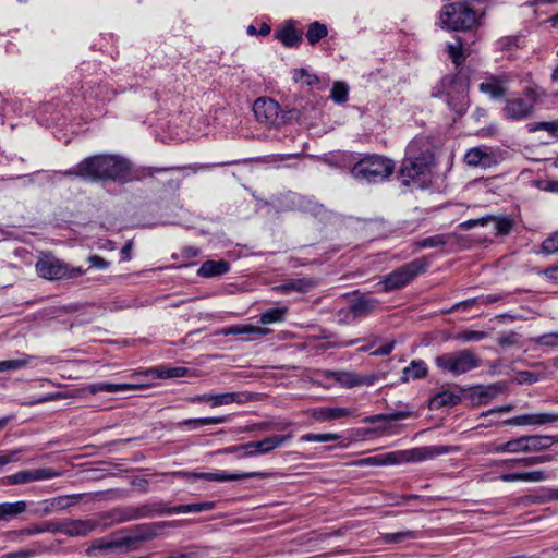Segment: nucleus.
<instances>
[{
  "label": "nucleus",
  "mask_w": 558,
  "mask_h": 558,
  "mask_svg": "<svg viewBox=\"0 0 558 558\" xmlns=\"http://www.w3.org/2000/svg\"><path fill=\"white\" fill-rule=\"evenodd\" d=\"M227 333H232V335H240V333H256V335H264L265 333V330L260 327H255V326H251V325H246V326H232L229 328L228 332Z\"/></svg>",
  "instance_id": "obj_48"
},
{
  "label": "nucleus",
  "mask_w": 558,
  "mask_h": 558,
  "mask_svg": "<svg viewBox=\"0 0 558 558\" xmlns=\"http://www.w3.org/2000/svg\"><path fill=\"white\" fill-rule=\"evenodd\" d=\"M464 161L472 167L487 168L490 166L492 156L481 148L474 147L466 151Z\"/></svg>",
  "instance_id": "obj_28"
},
{
  "label": "nucleus",
  "mask_w": 558,
  "mask_h": 558,
  "mask_svg": "<svg viewBox=\"0 0 558 558\" xmlns=\"http://www.w3.org/2000/svg\"><path fill=\"white\" fill-rule=\"evenodd\" d=\"M186 372L184 367H162L158 369V375L161 378H174L184 376Z\"/></svg>",
  "instance_id": "obj_47"
},
{
  "label": "nucleus",
  "mask_w": 558,
  "mask_h": 558,
  "mask_svg": "<svg viewBox=\"0 0 558 558\" xmlns=\"http://www.w3.org/2000/svg\"><path fill=\"white\" fill-rule=\"evenodd\" d=\"M326 377L331 378L338 384H340L342 387L345 388H352L355 386H360L364 384V380L360 379L354 373L352 372H332L328 371L326 372Z\"/></svg>",
  "instance_id": "obj_27"
},
{
  "label": "nucleus",
  "mask_w": 558,
  "mask_h": 558,
  "mask_svg": "<svg viewBox=\"0 0 558 558\" xmlns=\"http://www.w3.org/2000/svg\"><path fill=\"white\" fill-rule=\"evenodd\" d=\"M227 421L226 416H216V417H201V418H189L180 423L181 425H193L201 426V425H208V424H220L225 423Z\"/></svg>",
  "instance_id": "obj_44"
},
{
  "label": "nucleus",
  "mask_w": 558,
  "mask_h": 558,
  "mask_svg": "<svg viewBox=\"0 0 558 558\" xmlns=\"http://www.w3.org/2000/svg\"><path fill=\"white\" fill-rule=\"evenodd\" d=\"M502 482L522 481V473H504L499 476Z\"/></svg>",
  "instance_id": "obj_64"
},
{
  "label": "nucleus",
  "mask_w": 558,
  "mask_h": 558,
  "mask_svg": "<svg viewBox=\"0 0 558 558\" xmlns=\"http://www.w3.org/2000/svg\"><path fill=\"white\" fill-rule=\"evenodd\" d=\"M402 451L389 452L383 456L368 457L355 462L356 465H386L403 462Z\"/></svg>",
  "instance_id": "obj_24"
},
{
  "label": "nucleus",
  "mask_w": 558,
  "mask_h": 558,
  "mask_svg": "<svg viewBox=\"0 0 558 558\" xmlns=\"http://www.w3.org/2000/svg\"><path fill=\"white\" fill-rule=\"evenodd\" d=\"M88 262L90 263L92 267H96V268H99V269H105L109 265V262H107L102 257H99V256H96V255L95 256H90L88 258Z\"/></svg>",
  "instance_id": "obj_59"
},
{
  "label": "nucleus",
  "mask_w": 558,
  "mask_h": 558,
  "mask_svg": "<svg viewBox=\"0 0 558 558\" xmlns=\"http://www.w3.org/2000/svg\"><path fill=\"white\" fill-rule=\"evenodd\" d=\"M520 336L517 332H509L499 337L498 343L502 347H510L518 343Z\"/></svg>",
  "instance_id": "obj_56"
},
{
  "label": "nucleus",
  "mask_w": 558,
  "mask_h": 558,
  "mask_svg": "<svg viewBox=\"0 0 558 558\" xmlns=\"http://www.w3.org/2000/svg\"><path fill=\"white\" fill-rule=\"evenodd\" d=\"M292 436L289 435H275L266 437L259 441H251L244 444V453L240 457H255L258 454H266L271 450L280 447L286 441L290 440Z\"/></svg>",
  "instance_id": "obj_14"
},
{
  "label": "nucleus",
  "mask_w": 558,
  "mask_h": 558,
  "mask_svg": "<svg viewBox=\"0 0 558 558\" xmlns=\"http://www.w3.org/2000/svg\"><path fill=\"white\" fill-rule=\"evenodd\" d=\"M44 532L59 533V523L47 522L41 525H35L21 531L22 535H34Z\"/></svg>",
  "instance_id": "obj_40"
},
{
  "label": "nucleus",
  "mask_w": 558,
  "mask_h": 558,
  "mask_svg": "<svg viewBox=\"0 0 558 558\" xmlns=\"http://www.w3.org/2000/svg\"><path fill=\"white\" fill-rule=\"evenodd\" d=\"M486 333L484 331H465L462 335L459 336L460 339H462L465 342L470 341H480L484 339Z\"/></svg>",
  "instance_id": "obj_57"
},
{
  "label": "nucleus",
  "mask_w": 558,
  "mask_h": 558,
  "mask_svg": "<svg viewBox=\"0 0 558 558\" xmlns=\"http://www.w3.org/2000/svg\"><path fill=\"white\" fill-rule=\"evenodd\" d=\"M275 38L288 48L298 47L302 41V35L296 31L295 22L292 20L284 22L280 28L276 29Z\"/></svg>",
  "instance_id": "obj_18"
},
{
  "label": "nucleus",
  "mask_w": 558,
  "mask_h": 558,
  "mask_svg": "<svg viewBox=\"0 0 558 558\" xmlns=\"http://www.w3.org/2000/svg\"><path fill=\"white\" fill-rule=\"evenodd\" d=\"M29 482H34L32 470L21 471L7 477V483L10 485H19Z\"/></svg>",
  "instance_id": "obj_45"
},
{
  "label": "nucleus",
  "mask_w": 558,
  "mask_h": 558,
  "mask_svg": "<svg viewBox=\"0 0 558 558\" xmlns=\"http://www.w3.org/2000/svg\"><path fill=\"white\" fill-rule=\"evenodd\" d=\"M243 402L242 395L239 392H225L211 396V407L227 405L230 403Z\"/></svg>",
  "instance_id": "obj_36"
},
{
  "label": "nucleus",
  "mask_w": 558,
  "mask_h": 558,
  "mask_svg": "<svg viewBox=\"0 0 558 558\" xmlns=\"http://www.w3.org/2000/svg\"><path fill=\"white\" fill-rule=\"evenodd\" d=\"M51 504H52V499H48V500L41 501L39 504L38 511H41L45 514H48V513H51V512L56 511L54 506H52Z\"/></svg>",
  "instance_id": "obj_63"
},
{
  "label": "nucleus",
  "mask_w": 558,
  "mask_h": 558,
  "mask_svg": "<svg viewBox=\"0 0 558 558\" xmlns=\"http://www.w3.org/2000/svg\"><path fill=\"white\" fill-rule=\"evenodd\" d=\"M510 453L529 452L526 436L509 440Z\"/></svg>",
  "instance_id": "obj_50"
},
{
  "label": "nucleus",
  "mask_w": 558,
  "mask_h": 558,
  "mask_svg": "<svg viewBox=\"0 0 558 558\" xmlns=\"http://www.w3.org/2000/svg\"><path fill=\"white\" fill-rule=\"evenodd\" d=\"M221 452L227 454H236L238 458L241 459L242 457L240 456L244 453V445L228 447L221 450Z\"/></svg>",
  "instance_id": "obj_62"
},
{
  "label": "nucleus",
  "mask_w": 558,
  "mask_h": 558,
  "mask_svg": "<svg viewBox=\"0 0 558 558\" xmlns=\"http://www.w3.org/2000/svg\"><path fill=\"white\" fill-rule=\"evenodd\" d=\"M179 475L193 478H202L206 481L227 482V481H241L246 478H267L270 473L267 472H243V473H228L221 472H206V473H179Z\"/></svg>",
  "instance_id": "obj_13"
},
{
  "label": "nucleus",
  "mask_w": 558,
  "mask_h": 558,
  "mask_svg": "<svg viewBox=\"0 0 558 558\" xmlns=\"http://www.w3.org/2000/svg\"><path fill=\"white\" fill-rule=\"evenodd\" d=\"M286 308H271L260 315V323L264 325L281 322L284 317Z\"/></svg>",
  "instance_id": "obj_42"
},
{
  "label": "nucleus",
  "mask_w": 558,
  "mask_h": 558,
  "mask_svg": "<svg viewBox=\"0 0 558 558\" xmlns=\"http://www.w3.org/2000/svg\"><path fill=\"white\" fill-rule=\"evenodd\" d=\"M99 526V522L96 520H65L59 523V533H62L70 537L87 536L92 532L96 531Z\"/></svg>",
  "instance_id": "obj_15"
},
{
  "label": "nucleus",
  "mask_w": 558,
  "mask_h": 558,
  "mask_svg": "<svg viewBox=\"0 0 558 558\" xmlns=\"http://www.w3.org/2000/svg\"><path fill=\"white\" fill-rule=\"evenodd\" d=\"M32 473L34 481L49 480L59 475L53 469L50 468L35 469L32 470Z\"/></svg>",
  "instance_id": "obj_52"
},
{
  "label": "nucleus",
  "mask_w": 558,
  "mask_h": 558,
  "mask_svg": "<svg viewBox=\"0 0 558 558\" xmlns=\"http://www.w3.org/2000/svg\"><path fill=\"white\" fill-rule=\"evenodd\" d=\"M348 85L342 82H336L331 88V99L337 104H344L348 100Z\"/></svg>",
  "instance_id": "obj_41"
},
{
  "label": "nucleus",
  "mask_w": 558,
  "mask_h": 558,
  "mask_svg": "<svg viewBox=\"0 0 558 558\" xmlns=\"http://www.w3.org/2000/svg\"><path fill=\"white\" fill-rule=\"evenodd\" d=\"M411 415H412V412L408 411V410L396 411V412H391V413L376 414V415L368 416L365 418V422L371 423V424H375V423H378L381 421L395 422V421L408 418Z\"/></svg>",
  "instance_id": "obj_35"
},
{
  "label": "nucleus",
  "mask_w": 558,
  "mask_h": 558,
  "mask_svg": "<svg viewBox=\"0 0 558 558\" xmlns=\"http://www.w3.org/2000/svg\"><path fill=\"white\" fill-rule=\"evenodd\" d=\"M294 80L296 82L302 81L308 86H312V85L318 83V77L314 74L307 73L306 70H304V69H300V70L295 71Z\"/></svg>",
  "instance_id": "obj_54"
},
{
  "label": "nucleus",
  "mask_w": 558,
  "mask_h": 558,
  "mask_svg": "<svg viewBox=\"0 0 558 558\" xmlns=\"http://www.w3.org/2000/svg\"><path fill=\"white\" fill-rule=\"evenodd\" d=\"M551 460H553V456H549V454L520 458V462H522L523 466H532L535 464L549 462Z\"/></svg>",
  "instance_id": "obj_53"
},
{
  "label": "nucleus",
  "mask_w": 558,
  "mask_h": 558,
  "mask_svg": "<svg viewBox=\"0 0 558 558\" xmlns=\"http://www.w3.org/2000/svg\"><path fill=\"white\" fill-rule=\"evenodd\" d=\"M524 97H514L506 100L502 109L504 116L509 120H524L534 112V105L537 100L533 88L526 87L523 90Z\"/></svg>",
  "instance_id": "obj_10"
},
{
  "label": "nucleus",
  "mask_w": 558,
  "mask_h": 558,
  "mask_svg": "<svg viewBox=\"0 0 558 558\" xmlns=\"http://www.w3.org/2000/svg\"><path fill=\"white\" fill-rule=\"evenodd\" d=\"M230 270V264L226 260H206L197 270L203 278H215L226 275Z\"/></svg>",
  "instance_id": "obj_21"
},
{
  "label": "nucleus",
  "mask_w": 558,
  "mask_h": 558,
  "mask_svg": "<svg viewBox=\"0 0 558 558\" xmlns=\"http://www.w3.org/2000/svg\"><path fill=\"white\" fill-rule=\"evenodd\" d=\"M215 508V502L205 501V502H195L187 505H179L172 508H169L165 511H160V513L165 512L168 514L172 513H197L203 511H208Z\"/></svg>",
  "instance_id": "obj_29"
},
{
  "label": "nucleus",
  "mask_w": 558,
  "mask_h": 558,
  "mask_svg": "<svg viewBox=\"0 0 558 558\" xmlns=\"http://www.w3.org/2000/svg\"><path fill=\"white\" fill-rule=\"evenodd\" d=\"M328 35L327 26L318 21L312 22L305 33V37L310 45H316L320 39Z\"/></svg>",
  "instance_id": "obj_33"
},
{
  "label": "nucleus",
  "mask_w": 558,
  "mask_h": 558,
  "mask_svg": "<svg viewBox=\"0 0 558 558\" xmlns=\"http://www.w3.org/2000/svg\"><path fill=\"white\" fill-rule=\"evenodd\" d=\"M539 376L536 373L533 372H520L519 373V380L526 384H534L538 381Z\"/></svg>",
  "instance_id": "obj_58"
},
{
  "label": "nucleus",
  "mask_w": 558,
  "mask_h": 558,
  "mask_svg": "<svg viewBox=\"0 0 558 558\" xmlns=\"http://www.w3.org/2000/svg\"><path fill=\"white\" fill-rule=\"evenodd\" d=\"M460 397L449 391L438 393L432 399V407L440 408L446 405H454L459 402Z\"/></svg>",
  "instance_id": "obj_38"
},
{
  "label": "nucleus",
  "mask_w": 558,
  "mask_h": 558,
  "mask_svg": "<svg viewBox=\"0 0 558 558\" xmlns=\"http://www.w3.org/2000/svg\"><path fill=\"white\" fill-rule=\"evenodd\" d=\"M340 436L338 434H305L301 436V440L303 441H318V442H327L338 440Z\"/></svg>",
  "instance_id": "obj_46"
},
{
  "label": "nucleus",
  "mask_w": 558,
  "mask_h": 558,
  "mask_svg": "<svg viewBox=\"0 0 558 558\" xmlns=\"http://www.w3.org/2000/svg\"><path fill=\"white\" fill-rule=\"evenodd\" d=\"M468 94V82L459 74L444 76L432 92L433 97L444 99L459 117L463 116L469 107Z\"/></svg>",
  "instance_id": "obj_3"
},
{
  "label": "nucleus",
  "mask_w": 558,
  "mask_h": 558,
  "mask_svg": "<svg viewBox=\"0 0 558 558\" xmlns=\"http://www.w3.org/2000/svg\"><path fill=\"white\" fill-rule=\"evenodd\" d=\"M447 52L451 59V61L454 63V65L458 68L460 66L464 60V43L461 37L456 38V44H448L447 45Z\"/></svg>",
  "instance_id": "obj_34"
},
{
  "label": "nucleus",
  "mask_w": 558,
  "mask_h": 558,
  "mask_svg": "<svg viewBox=\"0 0 558 558\" xmlns=\"http://www.w3.org/2000/svg\"><path fill=\"white\" fill-rule=\"evenodd\" d=\"M160 511L151 505H141L136 507H128L123 509H116L110 517L116 523L128 522L142 518H150Z\"/></svg>",
  "instance_id": "obj_16"
},
{
  "label": "nucleus",
  "mask_w": 558,
  "mask_h": 558,
  "mask_svg": "<svg viewBox=\"0 0 558 558\" xmlns=\"http://www.w3.org/2000/svg\"><path fill=\"white\" fill-rule=\"evenodd\" d=\"M546 480V474L543 471L522 472V481L524 482H543Z\"/></svg>",
  "instance_id": "obj_55"
},
{
  "label": "nucleus",
  "mask_w": 558,
  "mask_h": 558,
  "mask_svg": "<svg viewBox=\"0 0 558 558\" xmlns=\"http://www.w3.org/2000/svg\"><path fill=\"white\" fill-rule=\"evenodd\" d=\"M393 172V160L376 154L366 155L351 168L353 178L367 183L383 182L390 178Z\"/></svg>",
  "instance_id": "obj_5"
},
{
  "label": "nucleus",
  "mask_w": 558,
  "mask_h": 558,
  "mask_svg": "<svg viewBox=\"0 0 558 558\" xmlns=\"http://www.w3.org/2000/svg\"><path fill=\"white\" fill-rule=\"evenodd\" d=\"M351 414V411L345 408H319L313 412V416L317 421H330L344 417Z\"/></svg>",
  "instance_id": "obj_30"
},
{
  "label": "nucleus",
  "mask_w": 558,
  "mask_h": 558,
  "mask_svg": "<svg viewBox=\"0 0 558 558\" xmlns=\"http://www.w3.org/2000/svg\"><path fill=\"white\" fill-rule=\"evenodd\" d=\"M440 23L444 28L453 32L472 31L480 25V19L465 0H450L442 7Z\"/></svg>",
  "instance_id": "obj_4"
},
{
  "label": "nucleus",
  "mask_w": 558,
  "mask_h": 558,
  "mask_svg": "<svg viewBox=\"0 0 558 558\" xmlns=\"http://www.w3.org/2000/svg\"><path fill=\"white\" fill-rule=\"evenodd\" d=\"M433 142L427 136L414 137L407 146L399 174L404 185L424 174L434 162Z\"/></svg>",
  "instance_id": "obj_2"
},
{
  "label": "nucleus",
  "mask_w": 558,
  "mask_h": 558,
  "mask_svg": "<svg viewBox=\"0 0 558 558\" xmlns=\"http://www.w3.org/2000/svg\"><path fill=\"white\" fill-rule=\"evenodd\" d=\"M80 170L83 180L86 181H125L129 177L130 163L126 159L117 156L96 155L83 159L80 162Z\"/></svg>",
  "instance_id": "obj_1"
},
{
  "label": "nucleus",
  "mask_w": 558,
  "mask_h": 558,
  "mask_svg": "<svg viewBox=\"0 0 558 558\" xmlns=\"http://www.w3.org/2000/svg\"><path fill=\"white\" fill-rule=\"evenodd\" d=\"M426 269L427 263L425 259H414L385 276L379 284H383V291L385 292L399 290L411 282L416 276L425 272Z\"/></svg>",
  "instance_id": "obj_8"
},
{
  "label": "nucleus",
  "mask_w": 558,
  "mask_h": 558,
  "mask_svg": "<svg viewBox=\"0 0 558 558\" xmlns=\"http://www.w3.org/2000/svg\"><path fill=\"white\" fill-rule=\"evenodd\" d=\"M35 555V551L29 549H22L19 551L7 554L3 558H29Z\"/></svg>",
  "instance_id": "obj_61"
},
{
  "label": "nucleus",
  "mask_w": 558,
  "mask_h": 558,
  "mask_svg": "<svg viewBox=\"0 0 558 558\" xmlns=\"http://www.w3.org/2000/svg\"><path fill=\"white\" fill-rule=\"evenodd\" d=\"M378 305V301L373 298L361 295L352 301L349 311L354 318L371 314Z\"/></svg>",
  "instance_id": "obj_22"
},
{
  "label": "nucleus",
  "mask_w": 558,
  "mask_h": 558,
  "mask_svg": "<svg viewBox=\"0 0 558 558\" xmlns=\"http://www.w3.org/2000/svg\"><path fill=\"white\" fill-rule=\"evenodd\" d=\"M317 284L316 280L312 278H299L291 279L281 286H277L274 289L278 292L289 293L292 291L305 293L312 290Z\"/></svg>",
  "instance_id": "obj_23"
},
{
  "label": "nucleus",
  "mask_w": 558,
  "mask_h": 558,
  "mask_svg": "<svg viewBox=\"0 0 558 558\" xmlns=\"http://www.w3.org/2000/svg\"><path fill=\"white\" fill-rule=\"evenodd\" d=\"M82 498V494L58 496L52 498L51 505L54 506L56 510H63L78 502Z\"/></svg>",
  "instance_id": "obj_39"
},
{
  "label": "nucleus",
  "mask_w": 558,
  "mask_h": 558,
  "mask_svg": "<svg viewBox=\"0 0 558 558\" xmlns=\"http://www.w3.org/2000/svg\"><path fill=\"white\" fill-rule=\"evenodd\" d=\"M530 132L546 131L553 135H558V121H544L529 124Z\"/></svg>",
  "instance_id": "obj_43"
},
{
  "label": "nucleus",
  "mask_w": 558,
  "mask_h": 558,
  "mask_svg": "<svg viewBox=\"0 0 558 558\" xmlns=\"http://www.w3.org/2000/svg\"><path fill=\"white\" fill-rule=\"evenodd\" d=\"M155 533L149 525H136L130 533L121 538L107 541L106 538H97L92 542L90 546L86 549L88 556H93L95 551L109 553L118 549L130 550L133 549L140 542L149 541L154 538Z\"/></svg>",
  "instance_id": "obj_6"
},
{
  "label": "nucleus",
  "mask_w": 558,
  "mask_h": 558,
  "mask_svg": "<svg viewBox=\"0 0 558 558\" xmlns=\"http://www.w3.org/2000/svg\"><path fill=\"white\" fill-rule=\"evenodd\" d=\"M386 543H400L408 538H413V532L404 531L397 533H387L383 536Z\"/></svg>",
  "instance_id": "obj_51"
},
{
  "label": "nucleus",
  "mask_w": 558,
  "mask_h": 558,
  "mask_svg": "<svg viewBox=\"0 0 558 558\" xmlns=\"http://www.w3.org/2000/svg\"><path fill=\"white\" fill-rule=\"evenodd\" d=\"M558 422L557 413H532L519 415L502 422L504 425H544Z\"/></svg>",
  "instance_id": "obj_17"
},
{
  "label": "nucleus",
  "mask_w": 558,
  "mask_h": 558,
  "mask_svg": "<svg viewBox=\"0 0 558 558\" xmlns=\"http://www.w3.org/2000/svg\"><path fill=\"white\" fill-rule=\"evenodd\" d=\"M32 360H34V356L24 355V357H22V359L0 361V373L11 371V369L23 368V367L27 366L32 362Z\"/></svg>",
  "instance_id": "obj_37"
},
{
  "label": "nucleus",
  "mask_w": 558,
  "mask_h": 558,
  "mask_svg": "<svg viewBox=\"0 0 558 558\" xmlns=\"http://www.w3.org/2000/svg\"><path fill=\"white\" fill-rule=\"evenodd\" d=\"M514 221L509 216H494L486 215L477 219H470L460 225L464 229H470L475 226L490 227L496 235L509 234L512 230Z\"/></svg>",
  "instance_id": "obj_12"
},
{
  "label": "nucleus",
  "mask_w": 558,
  "mask_h": 558,
  "mask_svg": "<svg viewBox=\"0 0 558 558\" xmlns=\"http://www.w3.org/2000/svg\"><path fill=\"white\" fill-rule=\"evenodd\" d=\"M393 348H395V342L390 341L387 344H385V345L380 347L379 349H377L376 351H374L372 354L375 356H385V355L390 354V352L393 350Z\"/></svg>",
  "instance_id": "obj_60"
},
{
  "label": "nucleus",
  "mask_w": 558,
  "mask_h": 558,
  "mask_svg": "<svg viewBox=\"0 0 558 558\" xmlns=\"http://www.w3.org/2000/svg\"><path fill=\"white\" fill-rule=\"evenodd\" d=\"M529 452H537L550 448L558 442L557 436L532 435L526 436Z\"/></svg>",
  "instance_id": "obj_26"
},
{
  "label": "nucleus",
  "mask_w": 558,
  "mask_h": 558,
  "mask_svg": "<svg viewBox=\"0 0 558 558\" xmlns=\"http://www.w3.org/2000/svg\"><path fill=\"white\" fill-rule=\"evenodd\" d=\"M135 385L131 384H111V383H97L89 385L86 389L92 395L98 392L118 393L135 389Z\"/></svg>",
  "instance_id": "obj_25"
},
{
  "label": "nucleus",
  "mask_w": 558,
  "mask_h": 558,
  "mask_svg": "<svg viewBox=\"0 0 558 558\" xmlns=\"http://www.w3.org/2000/svg\"><path fill=\"white\" fill-rule=\"evenodd\" d=\"M507 78L501 76H489L478 86L480 90L490 96L492 99H501L506 95L505 84Z\"/></svg>",
  "instance_id": "obj_20"
},
{
  "label": "nucleus",
  "mask_w": 558,
  "mask_h": 558,
  "mask_svg": "<svg viewBox=\"0 0 558 558\" xmlns=\"http://www.w3.org/2000/svg\"><path fill=\"white\" fill-rule=\"evenodd\" d=\"M535 342L542 347H558V332L542 335L535 339Z\"/></svg>",
  "instance_id": "obj_49"
},
{
  "label": "nucleus",
  "mask_w": 558,
  "mask_h": 558,
  "mask_svg": "<svg viewBox=\"0 0 558 558\" xmlns=\"http://www.w3.org/2000/svg\"><path fill=\"white\" fill-rule=\"evenodd\" d=\"M36 271L41 278L48 280L74 279L86 272L82 267H69V265L51 255H44L37 260Z\"/></svg>",
  "instance_id": "obj_7"
},
{
  "label": "nucleus",
  "mask_w": 558,
  "mask_h": 558,
  "mask_svg": "<svg viewBox=\"0 0 558 558\" xmlns=\"http://www.w3.org/2000/svg\"><path fill=\"white\" fill-rule=\"evenodd\" d=\"M435 364L442 372L461 375L480 365V359L470 350L445 353L435 359Z\"/></svg>",
  "instance_id": "obj_9"
},
{
  "label": "nucleus",
  "mask_w": 558,
  "mask_h": 558,
  "mask_svg": "<svg viewBox=\"0 0 558 558\" xmlns=\"http://www.w3.org/2000/svg\"><path fill=\"white\" fill-rule=\"evenodd\" d=\"M447 450L445 447H421V448H413L411 450L402 451L403 459L405 462H417V461H424L427 459H432L435 456H439L442 453H446Z\"/></svg>",
  "instance_id": "obj_19"
},
{
  "label": "nucleus",
  "mask_w": 558,
  "mask_h": 558,
  "mask_svg": "<svg viewBox=\"0 0 558 558\" xmlns=\"http://www.w3.org/2000/svg\"><path fill=\"white\" fill-rule=\"evenodd\" d=\"M27 505L25 501L4 502L0 504V520H10L26 511Z\"/></svg>",
  "instance_id": "obj_32"
},
{
  "label": "nucleus",
  "mask_w": 558,
  "mask_h": 558,
  "mask_svg": "<svg viewBox=\"0 0 558 558\" xmlns=\"http://www.w3.org/2000/svg\"><path fill=\"white\" fill-rule=\"evenodd\" d=\"M427 374L426 364L423 361H412L410 366L403 369L402 381L407 383L410 379H420Z\"/></svg>",
  "instance_id": "obj_31"
},
{
  "label": "nucleus",
  "mask_w": 558,
  "mask_h": 558,
  "mask_svg": "<svg viewBox=\"0 0 558 558\" xmlns=\"http://www.w3.org/2000/svg\"><path fill=\"white\" fill-rule=\"evenodd\" d=\"M253 111L256 120L266 126L279 128L286 123V116L280 112V106L274 99H256L253 105Z\"/></svg>",
  "instance_id": "obj_11"
}]
</instances>
